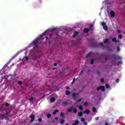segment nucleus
Instances as JSON below:
<instances>
[{"label": "nucleus", "mask_w": 125, "mask_h": 125, "mask_svg": "<svg viewBox=\"0 0 125 125\" xmlns=\"http://www.w3.org/2000/svg\"><path fill=\"white\" fill-rule=\"evenodd\" d=\"M39 42H40V39H37L35 40L32 42L33 45H34V48H39V45H38Z\"/></svg>", "instance_id": "obj_1"}, {"label": "nucleus", "mask_w": 125, "mask_h": 125, "mask_svg": "<svg viewBox=\"0 0 125 125\" xmlns=\"http://www.w3.org/2000/svg\"><path fill=\"white\" fill-rule=\"evenodd\" d=\"M73 110V113H74V114H76V113H77V112H78V110H77V109H76V107H74L73 106L70 107V108H68L67 109V111L69 113H71L72 110Z\"/></svg>", "instance_id": "obj_2"}, {"label": "nucleus", "mask_w": 125, "mask_h": 125, "mask_svg": "<svg viewBox=\"0 0 125 125\" xmlns=\"http://www.w3.org/2000/svg\"><path fill=\"white\" fill-rule=\"evenodd\" d=\"M8 117V113H6L5 114H1L0 115V119L3 120V119H7Z\"/></svg>", "instance_id": "obj_3"}, {"label": "nucleus", "mask_w": 125, "mask_h": 125, "mask_svg": "<svg viewBox=\"0 0 125 125\" xmlns=\"http://www.w3.org/2000/svg\"><path fill=\"white\" fill-rule=\"evenodd\" d=\"M96 90L97 91H99V90L105 91V86L101 85L97 88Z\"/></svg>", "instance_id": "obj_4"}, {"label": "nucleus", "mask_w": 125, "mask_h": 125, "mask_svg": "<svg viewBox=\"0 0 125 125\" xmlns=\"http://www.w3.org/2000/svg\"><path fill=\"white\" fill-rule=\"evenodd\" d=\"M102 25L103 26V29L105 31H107L108 30V26H107V25H106V23L105 22H103L102 23Z\"/></svg>", "instance_id": "obj_5"}, {"label": "nucleus", "mask_w": 125, "mask_h": 125, "mask_svg": "<svg viewBox=\"0 0 125 125\" xmlns=\"http://www.w3.org/2000/svg\"><path fill=\"white\" fill-rule=\"evenodd\" d=\"M78 95H79V93L76 94V93H72V98L73 100H77V96H78Z\"/></svg>", "instance_id": "obj_6"}, {"label": "nucleus", "mask_w": 125, "mask_h": 125, "mask_svg": "<svg viewBox=\"0 0 125 125\" xmlns=\"http://www.w3.org/2000/svg\"><path fill=\"white\" fill-rule=\"evenodd\" d=\"M35 115L34 114H31L30 115V118L31 120L30 121V123H33L35 121Z\"/></svg>", "instance_id": "obj_7"}, {"label": "nucleus", "mask_w": 125, "mask_h": 125, "mask_svg": "<svg viewBox=\"0 0 125 125\" xmlns=\"http://www.w3.org/2000/svg\"><path fill=\"white\" fill-rule=\"evenodd\" d=\"M110 16L112 18L115 17V12L114 11H110Z\"/></svg>", "instance_id": "obj_8"}, {"label": "nucleus", "mask_w": 125, "mask_h": 125, "mask_svg": "<svg viewBox=\"0 0 125 125\" xmlns=\"http://www.w3.org/2000/svg\"><path fill=\"white\" fill-rule=\"evenodd\" d=\"M112 41L113 42H119L120 41L119 40H117V39H116V38H113L112 39Z\"/></svg>", "instance_id": "obj_9"}, {"label": "nucleus", "mask_w": 125, "mask_h": 125, "mask_svg": "<svg viewBox=\"0 0 125 125\" xmlns=\"http://www.w3.org/2000/svg\"><path fill=\"white\" fill-rule=\"evenodd\" d=\"M89 113H90L89 109H86L85 111L83 112V114H86L87 115H88Z\"/></svg>", "instance_id": "obj_10"}, {"label": "nucleus", "mask_w": 125, "mask_h": 125, "mask_svg": "<svg viewBox=\"0 0 125 125\" xmlns=\"http://www.w3.org/2000/svg\"><path fill=\"white\" fill-rule=\"evenodd\" d=\"M79 124H80V121L78 120H75V123H73L72 125H79Z\"/></svg>", "instance_id": "obj_11"}, {"label": "nucleus", "mask_w": 125, "mask_h": 125, "mask_svg": "<svg viewBox=\"0 0 125 125\" xmlns=\"http://www.w3.org/2000/svg\"><path fill=\"white\" fill-rule=\"evenodd\" d=\"M77 35H79V32H78L77 31H75L74 34L73 35V37L76 38Z\"/></svg>", "instance_id": "obj_12"}, {"label": "nucleus", "mask_w": 125, "mask_h": 125, "mask_svg": "<svg viewBox=\"0 0 125 125\" xmlns=\"http://www.w3.org/2000/svg\"><path fill=\"white\" fill-rule=\"evenodd\" d=\"M92 52H90L86 56V58H88V57H90V55H91V54H92Z\"/></svg>", "instance_id": "obj_13"}, {"label": "nucleus", "mask_w": 125, "mask_h": 125, "mask_svg": "<svg viewBox=\"0 0 125 125\" xmlns=\"http://www.w3.org/2000/svg\"><path fill=\"white\" fill-rule=\"evenodd\" d=\"M68 103L67 102H65L62 103V106H67L68 105Z\"/></svg>", "instance_id": "obj_14"}, {"label": "nucleus", "mask_w": 125, "mask_h": 125, "mask_svg": "<svg viewBox=\"0 0 125 125\" xmlns=\"http://www.w3.org/2000/svg\"><path fill=\"white\" fill-rule=\"evenodd\" d=\"M59 111V110H58V109H56V110H54L53 114L56 115L57 114V113H58Z\"/></svg>", "instance_id": "obj_15"}, {"label": "nucleus", "mask_w": 125, "mask_h": 125, "mask_svg": "<svg viewBox=\"0 0 125 125\" xmlns=\"http://www.w3.org/2000/svg\"><path fill=\"white\" fill-rule=\"evenodd\" d=\"M83 114V112L82 111H80L79 113H78V117H82V116Z\"/></svg>", "instance_id": "obj_16"}, {"label": "nucleus", "mask_w": 125, "mask_h": 125, "mask_svg": "<svg viewBox=\"0 0 125 125\" xmlns=\"http://www.w3.org/2000/svg\"><path fill=\"white\" fill-rule=\"evenodd\" d=\"M55 31H57V28H52L50 30V32H55Z\"/></svg>", "instance_id": "obj_17"}, {"label": "nucleus", "mask_w": 125, "mask_h": 125, "mask_svg": "<svg viewBox=\"0 0 125 125\" xmlns=\"http://www.w3.org/2000/svg\"><path fill=\"white\" fill-rule=\"evenodd\" d=\"M89 29H88V28H85V29H84L83 32H84V33H88V32H89Z\"/></svg>", "instance_id": "obj_18"}, {"label": "nucleus", "mask_w": 125, "mask_h": 125, "mask_svg": "<svg viewBox=\"0 0 125 125\" xmlns=\"http://www.w3.org/2000/svg\"><path fill=\"white\" fill-rule=\"evenodd\" d=\"M79 110H81V111H83V105H80L79 107Z\"/></svg>", "instance_id": "obj_19"}, {"label": "nucleus", "mask_w": 125, "mask_h": 125, "mask_svg": "<svg viewBox=\"0 0 125 125\" xmlns=\"http://www.w3.org/2000/svg\"><path fill=\"white\" fill-rule=\"evenodd\" d=\"M50 102H54L55 101V98H51L50 99Z\"/></svg>", "instance_id": "obj_20"}, {"label": "nucleus", "mask_w": 125, "mask_h": 125, "mask_svg": "<svg viewBox=\"0 0 125 125\" xmlns=\"http://www.w3.org/2000/svg\"><path fill=\"white\" fill-rule=\"evenodd\" d=\"M112 57L114 58V60H116V59H117V58H118V57H117L115 55H112Z\"/></svg>", "instance_id": "obj_21"}, {"label": "nucleus", "mask_w": 125, "mask_h": 125, "mask_svg": "<svg viewBox=\"0 0 125 125\" xmlns=\"http://www.w3.org/2000/svg\"><path fill=\"white\" fill-rule=\"evenodd\" d=\"M61 75L62 77L64 76L65 75V72L64 71L61 72Z\"/></svg>", "instance_id": "obj_22"}, {"label": "nucleus", "mask_w": 125, "mask_h": 125, "mask_svg": "<svg viewBox=\"0 0 125 125\" xmlns=\"http://www.w3.org/2000/svg\"><path fill=\"white\" fill-rule=\"evenodd\" d=\"M92 111V112H97V111L96 110V108L95 107H93Z\"/></svg>", "instance_id": "obj_23"}, {"label": "nucleus", "mask_w": 125, "mask_h": 125, "mask_svg": "<svg viewBox=\"0 0 125 125\" xmlns=\"http://www.w3.org/2000/svg\"><path fill=\"white\" fill-rule=\"evenodd\" d=\"M108 42H109V39H106L104 40V43H107Z\"/></svg>", "instance_id": "obj_24"}, {"label": "nucleus", "mask_w": 125, "mask_h": 125, "mask_svg": "<svg viewBox=\"0 0 125 125\" xmlns=\"http://www.w3.org/2000/svg\"><path fill=\"white\" fill-rule=\"evenodd\" d=\"M64 122H65V120H63V119H62V120L60 121V124H61V125H62V124H64Z\"/></svg>", "instance_id": "obj_25"}, {"label": "nucleus", "mask_w": 125, "mask_h": 125, "mask_svg": "<svg viewBox=\"0 0 125 125\" xmlns=\"http://www.w3.org/2000/svg\"><path fill=\"white\" fill-rule=\"evenodd\" d=\"M70 93H71V92H70V91H67L66 92L65 94H66V95H69L70 94Z\"/></svg>", "instance_id": "obj_26"}, {"label": "nucleus", "mask_w": 125, "mask_h": 125, "mask_svg": "<svg viewBox=\"0 0 125 125\" xmlns=\"http://www.w3.org/2000/svg\"><path fill=\"white\" fill-rule=\"evenodd\" d=\"M118 38H119V39H123V35H122V34H119V35H118Z\"/></svg>", "instance_id": "obj_27"}, {"label": "nucleus", "mask_w": 125, "mask_h": 125, "mask_svg": "<svg viewBox=\"0 0 125 125\" xmlns=\"http://www.w3.org/2000/svg\"><path fill=\"white\" fill-rule=\"evenodd\" d=\"M38 122L39 123H42V119L41 118H38Z\"/></svg>", "instance_id": "obj_28"}, {"label": "nucleus", "mask_w": 125, "mask_h": 125, "mask_svg": "<svg viewBox=\"0 0 125 125\" xmlns=\"http://www.w3.org/2000/svg\"><path fill=\"white\" fill-rule=\"evenodd\" d=\"M46 33V31L45 32L43 33L42 34H41V37H44V36H45Z\"/></svg>", "instance_id": "obj_29"}, {"label": "nucleus", "mask_w": 125, "mask_h": 125, "mask_svg": "<svg viewBox=\"0 0 125 125\" xmlns=\"http://www.w3.org/2000/svg\"><path fill=\"white\" fill-rule=\"evenodd\" d=\"M105 86L106 88H109L110 87V85L108 84H106Z\"/></svg>", "instance_id": "obj_30"}, {"label": "nucleus", "mask_w": 125, "mask_h": 125, "mask_svg": "<svg viewBox=\"0 0 125 125\" xmlns=\"http://www.w3.org/2000/svg\"><path fill=\"white\" fill-rule=\"evenodd\" d=\"M33 99H34V97H31L29 99V101H33Z\"/></svg>", "instance_id": "obj_31"}, {"label": "nucleus", "mask_w": 125, "mask_h": 125, "mask_svg": "<svg viewBox=\"0 0 125 125\" xmlns=\"http://www.w3.org/2000/svg\"><path fill=\"white\" fill-rule=\"evenodd\" d=\"M51 117V114H47V118H50Z\"/></svg>", "instance_id": "obj_32"}, {"label": "nucleus", "mask_w": 125, "mask_h": 125, "mask_svg": "<svg viewBox=\"0 0 125 125\" xmlns=\"http://www.w3.org/2000/svg\"><path fill=\"white\" fill-rule=\"evenodd\" d=\"M93 63H94V60L93 59H92L91 60V62L90 63L91 64H93Z\"/></svg>", "instance_id": "obj_33"}, {"label": "nucleus", "mask_w": 125, "mask_h": 125, "mask_svg": "<svg viewBox=\"0 0 125 125\" xmlns=\"http://www.w3.org/2000/svg\"><path fill=\"white\" fill-rule=\"evenodd\" d=\"M101 82L103 83H104V78H101Z\"/></svg>", "instance_id": "obj_34"}, {"label": "nucleus", "mask_w": 125, "mask_h": 125, "mask_svg": "<svg viewBox=\"0 0 125 125\" xmlns=\"http://www.w3.org/2000/svg\"><path fill=\"white\" fill-rule=\"evenodd\" d=\"M60 117H64V113L62 112L60 114Z\"/></svg>", "instance_id": "obj_35"}, {"label": "nucleus", "mask_w": 125, "mask_h": 125, "mask_svg": "<svg viewBox=\"0 0 125 125\" xmlns=\"http://www.w3.org/2000/svg\"><path fill=\"white\" fill-rule=\"evenodd\" d=\"M83 105L84 106H87L88 105V104L87 102L84 103Z\"/></svg>", "instance_id": "obj_36"}, {"label": "nucleus", "mask_w": 125, "mask_h": 125, "mask_svg": "<svg viewBox=\"0 0 125 125\" xmlns=\"http://www.w3.org/2000/svg\"><path fill=\"white\" fill-rule=\"evenodd\" d=\"M82 101V99H79L77 100V103H80V102Z\"/></svg>", "instance_id": "obj_37"}, {"label": "nucleus", "mask_w": 125, "mask_h": 125, "mask_svg": "<svg viewBox=\"0 0 125 125\" xmlns=\"http://www.w3.org/2000/svg\"><path fill=\"white\" fill-rule=\"evenodd\" d=\"M5 106H6V107H9V104H8V103H6Z\"/></svg>", "instance_id": "obj_38"}, {"label": "nucleus", "mask_w": 125, "mask_h": 125, "mask_svg": "<svg viewBox=\"0 0 125 125\" xmlns=\"http://www.w3.org/2000/svg\"><path fill=\"white\" fill-rule=\"evenodd\" d=\"M117 51H120L121 50V49L120 48V47H117Z\"/></svg>", "instance_id": "obj_39"}, {"label": "nucleus", "mask_w": 125, "mask_h": 125, "mask_svg": "<svg viewBox=\"0 0 125 125\" xmlns=\"http://www.w3.org/2000/svg\"><path fill=\"white\" fill-rule=\"evenodd\" d=\"M18 84H22V83L21 81H19L18 82Z\"/></svg>", "instance_id": "obj_40"}, {"label": "nucleus", "mask_w": 125, "mask_h": 125, "mask_svg": "<svg viewBox=\"0 0 125 125\" xmlns=\"http://www.w3.org/2000/svg\"><path fill=\"white\" fill-rule=\"evenodd\" d=\"M120 82V79L119 78H117L116 80V83H119Z\"/></svg>", "instance_id": "obj_41"}, {"label": "nucleus", "mask_w": 125, "mask_h": 125, "mask_svg": "<svg viewBox=\"0 0 125 125\" xmlns=\"http://www.w3.org/2000/svg\"><path fill=\"white\" fill-rule=\"evenodd\" d=\"M100 45L101 46H103V45H104V44L103 43V42H101L100 44Z\"/></svg>", "instance_id": "obj_42"}, {"label": "nucleus", "mask_w": 125, "mask_h": 125, "mask_svg": "<svg viewBox=\"0 0 125 125\" xmlns=\"http://www.w3.org/2000/svg\"><path fill=\"white\" fill-rule=\"evenodd\" d=\"M92 27H93V24H91L90 27H89L90 30L91 29V28H92Z\"/></svg>", "instance_id": "obj_43"}, {"label": "nucleus", "mask_w": 125, "mask_h": 125, "mask_svg": "<svg viewBox=\"0 0 125 125\" xmlns=\"http://www.w3.org/2000/svg\"><path fill=\"white\" fill-rule=\"evenodd\" d=\"M25 60L28 61L29 60V57H25Z\"/></svg>", "instance_id": "obj_44"}, {"label": "nucleus", "mask_w": 125, "mask_h": 125, "mask_svg": "<svg viewBox=\"0 0 125 125\" xmlns=\"http://www.w3.org/2000/svg\"><path fill=\"white\" fill-rule=\"evenodd\" d=\"M117 59L121 60V59H122V57H120V56H118V57H117Z\"/></svg>", "instance_id": "obj_45"}, {"label": "nucleus", "mask_w": 125, "mask_h": 125, "mask_svg": "<svg viewBox=\"0 0 125 125\" xmlns=\"http://www.w3.org/2000/svg\"><path fill=\"white\" fill-rule=\"evenodd\" d=\"M95 120H96V121H98V120H99V117H96Z\"/></svg>", "instance_id": "obj_46"}, {"label": "nucleus", "mask_w": 125, "mask_h": 125, "mask_svg": "<svg viewBox=\"0 0 125 125\" xmlns=\"http://www.w3.org/2000/svg\"><path fill=\"white\" fill-rule=\"evenodd\" d=\"M83 119H81V122H82L83 123L84 122V119L82 118Z\"/></svg>", "instance_id": "obj_47"}, {"label": "nucleus", "mask_w": 125, "mask_h": 125, "mask_svg": "<svg viewBox=\"0 0 125 125\" xmlns=\"http://www.w3.org/2000/svg\"><path fill=\"white\" fill-rule=\"evenodd\" d=\"M98 100L99 101H100V100H101V98H99V97H98Z\"/></svg>", "instance_id": "obj_48"}, {"label": "nucleus", "mask_w": 125, "mask_h": 125, "mask_svg": "<svg viewBox=\"0 0 125 125\" xmlns=\"http://www.w3.org/2000/svg\"><path fill=\"white\" fill-rule=\"evenodd\" d=\"M117 32H118V33L119 34H121V30H117Z\"/></svg>", "instance_id": "obj_49"}, {"label": "nucleus", "mask_w": 125, "mask_h": 125, "mask_svg": "<svg viewBox=\"0 0 125 125\" xmlns=\"http://www.w3.org/2000/svg\"><path fill=\"white\" fill-rule=\"evenodd\" d=\"M37 59H38V57H35V58H34V60L35 61H36V60H37Z\"/></svg>", "instance_id": "obj_50"}, {"label": "nucleus", "mask_w": 125, "mask_h": 125, "mask_svg": "<svg viewBox=\"0 0 125 125\" xmlns=\"http://www.w3.org/2000/svg\"><path fill=\"white\" fill-rule=\"evenodd\" d=\"M66 89H70V87H69L68 86H67L66 87Z\"/></svg>", "instance_id": "obj_51"}, {"label": "nucleus", "mask_w": 125, "mask_h": 125, "mask_svg": "<svg viewBox=\"0 0 125 125\" xmlns=\"http://www.w3.org/2000/svg\"><path fill=\"white\" fill-rule=\"evenodd\" d=\"M120 64H122V62H118V65H119Z\"/></svg>", "instance_id": "obj_52"}, {"label": "nucleus", "mask_w": 125, "mask_h": 125, "mask_svg": "<svg viewBox=\"0 0 125 125\" xmlns=\"http://www.w3.org/2000/svg\"><path fill=\"white\" fill-rule=\"evenodd\" d=\"M75 81H76V78H74L72 82L75 83Z\"/></svg>", "instance_id": "obj_53"}, {"label": "nucleus", "mask_w": 125, "mask_h": 125, "mask_svg": "<svg viewBox=\"0 0 125 125\" xmlns=\"http://www.w3.org/2000/svg\"><path fill=\"white\" fill-rule=\"evenodd\" d=\"M84 125H87V123L84 122L83 124Z\"/></svg>", "instance_id": "obj_54"}, {"label": "nucleus", "mask_w": 125, "mask_h": 125, "mask_svg": "<svg viewBox=\"0 0 125 125\" xmlns=\"http://www.w3.org/2000/svg\"><path fill=\"white\" fill-rule=\"evenodd\" d=\"M97 73L98 75H100V73L99 72V71H97Z\"/></svg>", "instance_id": "obj_55"}, {"label": "nucleus", "mask_w": 125, "mask_h": 125, "mask_svg": "<svg viewBox=\"0 0 125 125\" xmlns=\"http://www.w3.org/2000/svg\"><path fill=\"white\" fill-rule=\"evenodd\" d=\"M105 61H107V60H108V58L106 57L105 58Z\"/></svg>", "instance_id": "obj_56"}, {"label": "nucleus", "mask_w": 125, "mask_h": 125, "mask_svg": "<svg viewBox=\"0 0 125 125\" xmlns=\"http://www.w3.org/2000/svg\"><path fill=\"white\" fill-rule=\"evenodd\" d=\"M104 125H109L108 123L106 122L105 124H104Z\"/></svg>", "instance_id": "obj_57"}, {"label": "nucleus", "mask_w": 125, "mask_h": 125, "mask_svg": "<svg viewBox=\"0 0 125 125\" xmlns=\"http://www.w3.org/2000/svg\"><path fill=\"white\" fill-rule=\"evenodd\" d=\"M54 65H55V66H57V63H54Z\"/></svg>", "instance_id": "obj_58"}, {"label": "nucleus", "mask_w": 125, "mask_h": 125, "mask_svg": "<svg viewBox=\"0 0 125 125\" xmlns=\"http://www.w3.org/2000/svg\"><path fill=\"white\" fill-rule=\"evenodd\" d=\"M83 70H82L81 71L80 74H83Z\"/></svg>", "instance_id": "obj_59"}, {"label": "nucleus", "mask_w": 125, "mask_h": 125, "mask_svg": "<svg viewBox=\"0 0 125 125\" xmlns=\"http://www.w3.org/2000/svg\"><path fill=\"white\" fill-rule=\"evenodd\" d=\"M55 120L57 121V120H58V117H55Z\"/></svg>", "instance_id": "obj_60"}, {"label": "nucleus", "mask_w": 125, "mask_h": 125, "mask_svg": "<svg viewBox=\"0 0 125 125\" xmlns=\"http://www.w3.org/2000/svg\"><path fill=\"white\" fill-rule=\"evenodd\" d=\"M112 49L111 48H110L109 49V51H112Z\"/></svg>", "instance_id": "obj_61"}, {"label": "nucleus", "mask_w": 125, "mask_h": 125, "mask_svg": "<svg viewBox=\"0 0 125 125\" xmlns=\"http://www.w3.org/2000/svg\"><path fill=\"white\" fill-rule=\"evenodd\" d=\"M46 41H47V40H48V37H46Z\"/></svg>", "instance_id": "obj_62"}, {"label": "nucleus", "mask_w": 125, "mask_h": 125, "mask_svg": "<svg viewBox=\"0 0 125 125\" xmlns=\"http://www.w3.org/2000/svg\"><path fill=\"white\" fill-rule=\"evenodd\" d=\"M74 83H75V82H74L73 81H72V83H71L72 84H74Z\"/></svg>", "instance_id": "obj_63"}, {"label": "nucleus", "mask_w": 125, "mask_h": 125, "mask_svg": "<svg viewBox=\"0 0 125 125\" xmlns=\"http://www.w3.org/2000/svg\"><path fill=\"white\" fill-rule=\"evenodd\" d=\"M39 2H40V3H42V1H41V0H39Z\"/></svg>", "instance_id": "obj_64"}]
</instances>
